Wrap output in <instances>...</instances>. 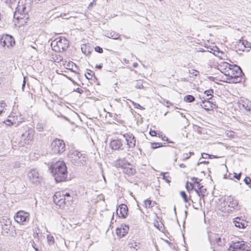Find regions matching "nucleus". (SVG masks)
Wrapping results in <instances>:
<instances>
[{"instance_id":"9d476101","label":"nucleus","mask_w":251,"mask_h":251,"mask_svg":"<svg viewBox=\"0 0 251 251\" xmlns=\"http://www.w3.org/2000/svg\"><path fill=\"white\" fill-rule=\"evenodd\" d=\"M0 43L3 47H7V48L13 47L15 44L14 37L8 34L2 36L0 38Z\"/></svg>"},{"instance_id":"0e129e2a","label":"nucleus","mask_w":251,"mask_h":251,"mask_svg":"<svg viewBox=\"0 0 251 251\" xmlns=\"http://www.w3.org/2000/svg\"><path fill=\"white\" fill-rule=\"evenodd\" d=\"M179 166H180L181 168H184V167H186V166H185L184 164H183V163L180 164L179 165Z\"/></svg>"},{"instance_id":"2eb2a0df","label":"nucleus","mask_w":251,"mask_h":251,"mask_svg":"<svg viewBox=\"0 0 251 251\" xmlns=\"http://www.w3.org/2000/svg\"><path fill=\"white\" fill-rule=\"evenodd\" d=\"M28 176L30 180L32 183H36L40 181V177L39 174L36 170L33 169L31 170L29 172Z\"/></svg>"},{"instance_id":"774afa93","label":"nucleus","mask_w":251,"mask_h":251,"mask_svg":"<svg viewBox=\"0 0 251 251\" xmlns=\"http://www.w3.org/2000/svg\"><path fill=\"white\" fill-rule=\"evenodd\" d=\"M199 51H201V52H203V51H205V50H204L203 49H201L200 50H199Z\"/></svg>"},{"instance_id":"412c9836","label":"nucleus","mask_w":251,"mask_h":251,"mask_svg":"<svg viewBox=\"0 0 251 251\" xmlns=\"http://www.w3.org/2000/svg\"><path fill=\"white\" fill-rule=\"evenodd\" d=\"M227 201L229 202L228 206L234 209H238V202L236 200H234L230 197Z\"/></svg>"},{"instance_id":"3c124183","label":"nucleus","mask_w":251,"mask_h":251,"mask_svg":"<svg viewBox=\"0 0 251 251\" xmlns=\"http://www.w3.org/2000/svg\"><path fill=\"white\" fill-rule=\"evenodd\" d=\"M162 140L163 141H166L169 143H174V142L168 139L167 137L165 136H164L163 137H162Z\"/></svg>"},{"instance_id":"c03bdc74","label":"nucleus","mask_w":251,"mask_h":251,"mask_svg":"<svg viewBox=\"0 0 251 251\" xmlns=\"http://www.w3.org/2000/svg\"><path fill=\"white\" fill-rule=\"evenodd\" d=\"M95 51L99 52L100 53H101L103 52V49L100 46H96L94 48Z\"/></svg>"},{"instance_id":"a211bd4d","label":"nucleus","mask_w":251,"mask_h":251,"mask_svg":"<svg viewBox=\"0 0 251 251\" xmlns=\"http://www.w3.org/2000/svg\"><path fill=\"white\" fill-rule=\"evenodd\" d=\"M114 166L116 168H124L126 165H130V163H128L125 158L118 159L114 161Z\"/></svg>"},{"instance_id":"7ed1b4c3","label":"nucleus","mask_w":251,"mask_h":251,"mask_svg":"<svg viewBox=\"0 0 251 251\" xmlns=\"http://www.w3.org/2000/svg\"><path fill=\"white\" fill-rule=\"evenodd\" d=\"M0 225L1 227V234L4 236H10L15 237L17 235L16 229L12 225V222L7 217H3L0 219Z\"/></svg>"},{"instance_id":"6ab92c4d","label":"nucleus","mask_w":251,"mask_h":251,"mask_svg":"<svg viewBox=\"0 0 251 251\" xmlns=\"http://www.w3.org/2000/svg\"><path fill=\"white\" fill-rule=\"evenodd\" d=\"M202 107L206 110H209L210 108H214L218 107V106L216 105L215 102L210 101L209 100H202Z\"/></svg>"},{"instance_id":"6e6d98bb","label":"nucleus","mask_w":251,"mask_h":251,"mask_svg":"<svg viewBox=\"0 0 251 251\" xmlns=\"http://www.w3.org/2000/svg\"><path fill=\"white\" fill-rule=\"evenodd\" d=\"M30 243H31V246L34 248V249H35L36 248H37L36 244H35V242L33 240H32L30 242Z\"/></svg>"},{"instance_id":"6e6552de","label":"nucleus","mask_w":251,"mask_h":251,"mask_svg":"<svg viewBox=\"0 0 251 251\" xmlns=\"http://www.w3.org/2000/svg\"><path fill=\"white\" fill-rule=\"evenodd\" d=\"M29 215L28 212L22 210L19 211L16 213L14 219L18 223L26 225L29 221Z\"/></svg>"},{"instance_id":"b1692460","label":"nucleus","mask_w":251,"mask_h":251,"mask_svg":"<svg viewBox=\"0 0 251 251\" xmlns=\"http://www.w3.org/2000/svg\"><path fill=\"white\" fill-rule=\"evenodd\" d=\"M105 36L108 38H110L115 40L118 39L120 37L119 33H117L116 32L113 31H107L106 33Z\"/></svg>"},{"instance_id":"8fccbe9b","label":"nucleus","mask_w":251,"mask_h":251,"mask_svg":"<svg viewBox=\"0 0 251 251\" xmlns=\"http://www.w3.org/2000/svg\"><path fill=\"white\" fill-rule=\"evenodd\" d=\"M4 123L6 125L9 126H11L13 124V122H12L11 121V120L10 119H7L6 120H5L4 121Z\"/></svg>"},{"instance_id":"5701e85b","label":"nucleus","mask_w":251,"mask_h":251,"mask_svg":"<svg viewBox=\"0 0 251 251\" xmlns=\"http://www.w3.org/2000/svg\"><path fill=\"white\" fill-rule=\"evenodd\" d=\"M123 169V173L126 174L128 176L134 175L136 173V170L133 168L125 167Z\"/></svg>"},{"instance_id":"7c9ffc66","label":"nucleus","mask_w":251,"mask_h":251,"mask_svg":"<svg viewBox=\"0 0 251 251\" xmlns=\"http://www.w3.org/2000/svg\"><path fill=\"white\" fill-rule=\"evenodd\" d=\"M190 179L193 182V184H196L197 185V187H199V186L201 185L200 182L201 181V179H200L196 177H192L190 178Z\"/></svg>"},{"instance_id":"a19ab883","label":"nucleus","mask_w":251,"mask_h":251,"mask_svg":"<svg viewBox=\"0 0 251 251\" xmlns=\"http://www.w3.org/2000/svg\"><path fill=\"white\" fill-rule=\"evenodd\" d=\"M203 186H201L200 185L199 187H198V189L194 188V189L195 191L197 193V194L199 195V196H200V191L203 190Z\"/></svg>"},{"instance_id":"09e8293b","label":"nucleus","mask_w":251,"mask_h":251,"mask_svg":"<svg viewBox=\"0 0 251 251\" xmlns=\"http://www.w3.org/2000/svg\"><path fill=\"white\" fill-rule=\"evenodd\" d=\"M189 73L191 75H194V76H197L199 74V72L197 71V70H193L192 71V72H190V71H189Z\"/></svg>"},{"instance_id":"69168bd1","label":"nucleus","mask_w":251,"mask_h":251,"mask_svg":"<svg viewBox=\"0 0 251 251\" xmlns=\"http://www.w3.org/2000/svg\"><path fill=\"white\" fill-rule=\"evenodd\" d=\"M62 116V117L64 119H65L66 120L69 121V119L67 117H65V116Z\"/></svg>"},{"instance_id":"338daca9","label":"nucleus","mask_w":251,"mask_h":251,"mask_svg":"<svg viewBox=\"0 0 251 251\" xmlns=\"http://www.w3.org/2000/svg\"><path fill=\"white\" fill-rule=\"evenodd\" d=\"M137 65H138V64L137 63H134L133 64V66L134 67H136L137 66Z\"/></svg>"},{"instance_id":"bf43d9fd","label":"nucleus","mask_w":251,"mask_h":251,"mask_svg":"<svg viewBox=\"0 0 251 251\" xmlns=\"http://www.w3.org/2000/svg\"><path fill=\"white\" fill-rule=\"evenodd\" d=\"M96 68L98 69H101L102 68V64H100L99 65H97L96 66Z\"/></svg>"},{"instance_id":"4d7b16f0","label":"nucleus","mask_w":251,"mask_h":251,"mask_svg":"<svg viewBox=\"0 0 251 251\" xmlns=\"http://www.w3.org/2000/svg\"><path fill=\"white\" fill-rule=\"evenodd\" d=\"M25 82H26V81H25V78L24 77V80H23V84H22V88L23 91L24 90V88H25Z\"/></svg>"},{"instance_id":"aec40b11","label":"nucleus","mask_w":251,"mask_h":251,"mask_svg":"<svg viewBox=\"0 0 251 251\" xmlns=\"http://www.w3.org/2000/svg\"><path fill=\"white\" fill-rule=\"evenodd\" d=\"M53 200L54 203L58 205L60 207L63 205V203L61 202V201H63L61 193L59 192H56L53 196Z\"/></svg>"},{"instance_id":"4c0bfd02","label":"nucleus","mask_w":251,"mask_h":251,"mask_svg":"<svg viewBox=\"0 0 251 251\" xmlns=\"http://www.w3.org/2000/svg\"><path fill=\"white\" fill-rule=\"evenodd\" d=\"M47 240L49 244L52 245L54 243V238L50 235H48L47 236Z\"/></svg>"},{"instance_id":"603ef678","label":"nucleus","mask_w":251,"mask_h":251,"mask_svg":"<svg viewBox=\"0 0 251 251\" xmlns=\"http://www.w3.org/2000/svg\"><path fill=\"white\" fill-rule=\"evenodd\" d=\"M149 133L151 136H156V131L151 129L150 130Z\"/></svg>"},{"instance_id":"37998d69","label":"nucleus","mask_w":251,"mask_h":251,"mask_svg":"<svg viewBox=\"0 0 251 251\" xmlns=\"http://www.w3.org/2000/svg\"><path fill=\"white\" fill-rule=\"evenodd\" d=\"M116 231L118 236H119L120 237H122V234L123 233V231L122 230V227L117 228Z\"/></svg>"},{"instance_id":"dca6fc26","label":"nucleus","mask_w":251,"mask_h":251,"mask_svg":"<svg viewBox=\"0 0 251 251\" xmlns=\"http://www.w3.org/2000/svg\"><path fill=\"white\" fill-rule=\"evenodd\" d=\"M233 223L236 227L239 228H245L247 226V222L241 217H236L233 219Z\"/></svg>"},{"instance_id":"423d86ee","label":"nucleus","mask_w":251,"mask_h":251,"mask_svg":"<svg viewBox=\"0 0 251 251\" xmlns=\"http://www.w3.org/2000/svg\"><path fill=\"white\" fill-rule=\"evenodd\" d=\"M51 151L55 154H60L66 150V145L62 139L56 138L52 141L50 144Z\"/></svg>"},{"instance_id":"c85d7f7f","label":"nucleus","mask_w":251,"mask_h":251,"mask_svg":"<svg viewBox=\"0 0 251 251\" xmlns=\"http://www.w3.org/2000/svg\"><path fill=\"white\" fill-rule=\"evenodd\" d=\"M121 227H122V230L123 231L122 237H124L128 232L129 226L127 225H125L124 226H123V225H122Z\"/></svg>"},{"instance_id":"13d9d810","label":"nucleus","mask_w":251,"mask_h":251,"mask_svg":"<svg viewBox=\"0 0 251 251\" xmlns=\"http://www.w3.org/2000/svg\"><path fill=\"white\" fill-rule=\"evenodd\" d=\"M165 101L166 102V106L168 107H169L170 106V105H172V103L170 102L169 100H165Z\"/></svg>"},{"instance_id":"bb28decb","label":"nucleus","mask_w":251,"mask_h":251,"mask_svg":"<svg viewBox=\"0 0 251 251\" xmlns=\"http://www.w3.org/2000/svg\"><path fill=\"white\" fill-rule=\"evenodd\" d=\"M239 43H241L244 48H250L251 49V43L244 40H239Z\"/></svg>"},{"instance_id":"58836bf2","label":"nucleus","mask_w":251,"mask_h":251,"mask_svg":"<svg viewBox=\"0 0 251 251\" xmlns=\"http://www.w3.org/2000/svg\"><path fill=\"white\" fill-rule=\"evenodd\" d=\"M143 87L142 82L141 80H138L136 82V85H135V88L137 89H141Z\"/></svg>"},{"instance_id":"c756f323","label":"nucleus","mask_w":251,"mask_h":251,"mask_svg":"<svg viewBox=\"0 0 251 251\" xmlns=\"http://www.w3.org/2000/svg\"><path fill=\"white\" fill-rule=\"evenodd\" d=\"M186 190L189 192L194 189V185L192 182L187 181L185 185Z\"/></svg>"},{"instance_id":"2f4dec72","label":"nucleus","mask_w":251,"mask_h":251,"mask_svg":"<svg viewBox=\"0 0 251 251\" xmlns=\"http://www.w3.org/2000/svg\"><path fill=\"white\" fill-rule=\"evenodd\" d=\"M180 194L181 197L183 198V201L185 202H188L189 201V199L188 198L187 195L185 191H181L180 192Z\"/></svg>"},{"instance_id":"473e14b6","label":"nucleus","mask_w":251,"mask_h":251,"mask_svg":"<svg viewBox=\"0 0 251 251\" xmlns=\"http://www.w3.org/2000/svg\"><path fill=\"white\" fill-rule=\"evenodd\" d=\"M95 75V73L90 70H88V72H87V75L86 74H85V75L86 77V78H87L88 79H90L92 78V76Z\"/></svg>"},{"instance_id":"5fc2aeb1","label":"nucleus","mask_w":251,"mask_h":251,"mask_svg":"<svg viewBox=\"0 0 251 251\" xmlns=\"http://www.w3.org/2000/svg\"><path fill=\"white\" fill-rule=\"evenodd\" d=\"M209 155L210 154L205 153L201 154L202 157L203 158H207V157L209 158Z\"/></svg>"},{"instance_id":"49530a36","label":"nucleus","mask_w":251,"mask_h":251,"mask_svg":"<svg viewBox=\"0 0 251 251\" xmlns=\"http://www.w3.org/2000/svg\"><path fill=\"white\" fill-rule=\"evenodd\" d=\"M145 204L146 205V206H148L149 207L152 206V201L150 200H146L145 201Z\"/></svg>"},{"instance_id":"4be33fe9","label":"nucleus","mask_w":251,"mask_h":251,"mask_svg":"<svg viewBox=\"0 0 251 251\" xmlns=\"http://www.w3.org/2000/svg\"><path fill=\"white\" fill-rule=\"evenodd\" d=\"M82 52L86 55H89L93 51V49L89 46L86 44H82L81 47Z\"/></svg>"},{"instance_id":"e2e57ef3","label":"nucleus","mask_w":251,"mask_h":251,"mask_svg":"<svg viewBox=\"0 0 251 251\" xmlns=\"http://www.w3.org/2000/svg\"><path fill=\"white\" fill-rule=\"evenodd\" d=\"M165 242L168 244V245L172 248V243L169 242L168 240H165Z\"/></svg>"},{"instance_id":"a18cd8bd","label":"nucleus","mask_w":251,"mask_h":251,"mask_svg":"<svg viewBox=\"0 0 251 251\" xmlns=\"http://www.w3.org/2000/svg\"><path fill=\"white\" fill-rule=\"evenodd\" d=\"M206 190L205 188H203V190H202L201 191H200V200L201 198L203 199L205 196V193L206 192Z\"/></svg>"},{"instance_id":"864d4df0","label":"nucleus","mask_w":251,"mask_h":251,"mask_svg":"<svg viewBox=\"0 0 251 251\" xmlns=\"http://www.w3.org/2000/svg\"><path fill=\"white\" fill-rule=\"evenodd\" d=\"M75 91L79 93V94H82L83 92V90H82L81 88H77Z\"/></svg>"},{"instance_id":"cd10ccee","label":"nucleus","mask_w":251,"mask_h":251,"mask_svg":"<svg viewBox=\"0 0 251 251\" xmlns=\"http://www.w3.org/2000/svg\"><path fill=\"white\" fill-rule=\"evenodd\" d=\"M151 148L152 149H156L160 147L164 146L162 144L157 142H151Z\"/></svg>"},{"instance_id":"f03ea898","label":"nucleus","mask_w":251,"mask_h":251,"mask_svg":"<svg viewBox=\"0 0 251 251\" xmlns=\"http://www.w3.org/2000/svg\"><path fill=\"white\" fill-rule=\"evenodd\" d=\"M31 8V1L30 0H20L16 8L14 14L15 18L20 20H27L28 19V13Z\"/></svg>"},{"instance_id":"ddd939ff","label":"nucleus","mask_w":251,"mask_h":251,"mask_svg":"<svg viewBox=\"0 0 251 251\" xmlns=\"http://www.w3.org/2000/svg\"><path fill=\"white\" fill-rule=\"evenodd\" d=\"M123 137L125 138L126 145L128 148H133L135 146L136 139L134 136L131 133L124 134Z\"/></svg>"},{"instance_id":"ea45409f","label":"nucleus","mask_w":251,"mask_h":251,"mask_svg":"<svg viewBox=\"0 0 251 251\" xmlns=\"http://www.w3.org/2000/svg\"><path fill=\"white\" fill-rule=\"evenodd\" d=\"M132 104L134 106V108H135L140 109L141 110L145 109L144 107H143L142 106H141L140 105V104L135 102L134 101H132Z\"/></svg>"},{"instance_id":"f8f14e48","label":"nucleus","mask_w":251,"mask_h":251,"mask_svg":"<svg viewBox=\"0 0 251 251\" xmlns=\"http://www.w3.org/2000/svg\"><path fill=\"white\" fill-rule=\"evenodd\" d=\"M128 214V208L126 205L121 204L116 209V215L119 217L125 219Z\"/></svg>"},{"instance_id":"393cba45","label":"nucleus","mask_w":251,"mask_h":251,"mask_svg":"<svg viewBox=\"0 0 251 251\" xmlns=\"http://www.w3.org/2000/svg\"><path fill=\"white\" fill-rule=\"evenodd\" d=\"M214 93V90L212 89H210L207 90H205L204 92V95H206L205 98L203 97L204 100L206 99L207 100H209L213 97V94Z\"/></svg>"},{"instance_id":"9b49d317","label":"nucleus","mask_w":251,"mask_h":251,"mask_svg":"<svg viewBox=\"0 0 251 251\" xmlns=\"http://www.w3.org/2000/svg\"><path fill=\"white\" fill-rule=\"evenodd\" d=\"M25 132L22 134V138L24 140L25 144H28L32 140L34 130L33 128L29 127H25Z\"/></svg>"},{"instance_id":"f257e3e1","label":"nucleus","mask_w":251,"mask_h":251,"mask_svg":"<svg viewBox=\"0 0 251 251\" xmlns=\"http://www.w3.org/2000/svg\"><path fill=\"white\" fill-rule=\"evenodd\" d=\"M51 173L55 181L60 182L66 180L67 168L64 161H57L51 168Z\"/></svg>"},{"instance_id":"de8ad7c7","label":"nucleus","mask_w":251,"mask_h":251,"mask_svg":"<svg viewBox=\"0 0 251 251\" xmlns=\"http://www.w3.org/2000/svg\"><path fill=\"white\" fill-rule=\"evenodd\" d=\"M241 174L242 173H240L239 174L234 173L233 177L239 180L241 178Z\"/></svg>"},{"instance_id":"680f3d73","label":"nucleus","mask_w":251,"mask_h":251,"mask_svg":"<svg viewBox=\"0 0 251 251\" xmlns=\"http://www.w3.org/2000/svg\"><path fill=\"white\" fill-rule=\"evenodd\" d=\"M202 163L207 164V163H208V161H206L200 162L198 163L197 165H200L201 164H202Z\"/></svg>"},{"instance_id":"052dcab7","label":"nucleus","mask_w":251,"mask_h":251,"mask_svg":"<svg viewBox=\"0 0 251 251\" xmlns=\"http://www.w3.org/2000/svg\"><path fill=\"white\" fill-rule=\"evenodd\" d=\"M218 158V157L216 156V155H211V154L209 155V158H210V159H212V158Z\"/></svg>"},{"instance_id":"e433bc0d","label":"nucleus","mask_w":251,"mask_h":251,"mask_svg":"<svg viewBox=\"0 0 251 251\" xmlns=\"http://www.w3.org/2000/svg\"><path fill=\"white\" fill-rule=\"evenodd\" d=\"M44 127H45L44 124L38 123L36 126V129L39 131H42L43 130Z\"/></svg>"},{"instance_id":"f3484780","label":"nucleus","mask_w":251,"mask_h":251,"mask_svg":"<svg viewBox=\"0 0 251 251\" xmlns=\"http://www.w3.org/2000/svg\"><path fill=\"white\" fill-rule=\"evenodd\" d=\"M62 197L63 201H61V202L63 203V205L68 206L72 203L73 198L70 195V193H66L62 195Z\"/></svg>"},{"instance_id":"1a4fd4ad","label":"nucleus","mask_w":251,"mask_h":251,"mask_svg":"<svg viewBox=\"0 0 251 251\" xmlns=\"http://www.w3.org/2000/svg\"><path fill=\"white\" fill-rule=\"evenodd\" d=\"M229 66L230 72L228 74V75L231 78L237 79L238 77L241 76L243 74L241 68L237 65L232 66L228 63H226V67Z\"/></svg>"},{"instance_id":"79ce46f5","label":"nucleus","mask_w":251,"mask_h":251,"mask_svg":"<svg viewBox=\"0 0 251 251\" xmlns=\"http://www.w3.org/2000/svg\"><path fill=\"white\" fill-rule=\"evenodd\" d=\"M167 173V172H162L160 175L162 176V178L163 179H164L167 182L169 183L170 182V180L168 179L167 176H165V175Z\"/></svg>"},{"instance_id":"4468645a","label":"nucleus","mask_w":251,"mask_h":251,"mask_svg":"<svg viewBox=\"0 0 251 251\" xmlns=\"http://www.w3.org/2000/svg\"><path fill=\"white\" fill-rule=\"evenodd\" d=\"M110 146L113 150H123V145L121 139L112 140L110 143Z\"/></svg>"},{"instance_id":"c9c22d12","label":"nucleus","mask_w":251,"mask_h":251,"mask_svg":"<svg viewBox=\"0 0 251 251\" xmlns=\"http://www.w3.org/2000/svg\"><path fill=\"white\" fill-rule=\"evenodd\" d=\"M75 65V67L77 68V66L76 65V64H75L74 63H73V62H69L67 65V69H69L71 70H72V71L74 72H76V71H74L73 70V68H72L71 69L70 68V67H73V66Z\"/></svg>"},{"instance_id":"20e7f679","label":"nucleus","mask_w":251,"mask_h":251,"mask_svg":"<svg viewBox=\"0 0 251 251\" xmlns=\"http://www.w3.org/2000/svg\"><path fill=\"white\" fill-rule=\"evenodd\" d=\"M68 155L70 161L74 165L77 166L86 165L87 158L80 152L71 150L69 152Z\"/></svg>"},{"instance_id":"a878e982","label":"nucleus","mask_w":251,"mask_h":251,"mask_svg":"<svg viewBox=\"0 0 251 251\" xmlns=\"http://www.w3.org/2000/svg\"><path fill=\"white\" fill-rule=\"evenodd\" d=\"M183 100L187 102H192L195 100V98L191 95H188L185 96Z\"/></svg>"},{"instance_id":"0eeeda50","label":"nucleus","mask_w":251,"mask_h":251,"mask_svg":"<svg viewBox=\"0 0 251 251\" xmlns=\"http://www.w3.org/2000/svg\"><path fill=\"white\" fill-rule=\"evenodd\" d=\"M228 251H251L250 247L244 241H233L230 243Z\"/></svg>"},{"instance_id":"f704fd0d","label":"nucleus","mask_w":251,"mask_h":251,"mask_svg":"<svg viewBox=\"0 0 251 251\" xmlns=\"http://www.w3.org/2000/svg\"><path fill=\"white\" fill-rule=\"evenodd\" d=\"M215 240L219 246H222L224 245V241L222 240L221 237L216 238Z\"/></svg>"},{"instance_id":"72a5a7b5","label":"nucleus","mask_w":251,"mask_h":251,"mask_svg":"<svg viewBox=\"0 0 251 251\" xmlns=\"http://www.w3.org/2000/svg\"><path fill=\"white\" fill-rule=\"evenodd\" d=\"M245 183L251 189V179L249 176H246L244 179Z\"/></svg>"},{"instance_id":"39448f33","label":"nucleus","mask_w":251,"mask_h":251,"mask_svg":"<svg viewBox=\"0 0 251 251\" xmlns=\"http://www.w3.org/2000/svg\"><path fill=\"white\" fill-rule=\"evenodd\" d=\"M53 45V50L56 52H63L69 47V42L64 37H59L53 41L51 44Z\"/></svg>"}]
</instances>
